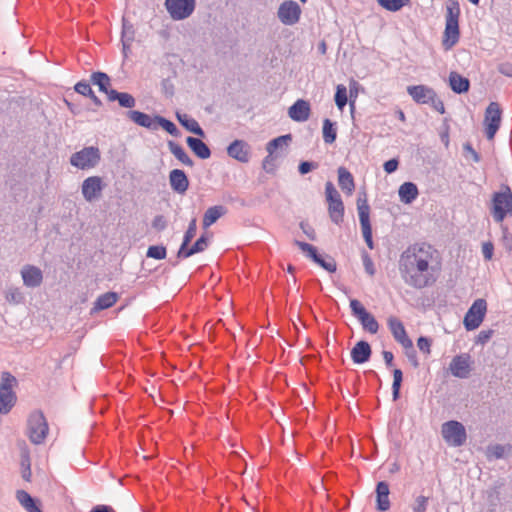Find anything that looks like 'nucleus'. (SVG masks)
Masks as SVG:
<instances>
[{
  "mask_svg": "<svg viewBox=\"0 0 512 512\" xmlns=\"http://www.w3.org/2000/svg\"><path fill=\"white\" fill-rule=\"evenodd\" d=\"M501 114L502 111L497 102H491L487 106L484 118V123L486 125L485 133L487 139L491 140L495 137V134L497 133L501 124Z\"/></svg>",
  "mask_w": 512,
  "mask_h": 512,
  "instance_id": "nucleus-14",
  "label": "nucleus"
},
{
  "mask_svg": "<svg viewBox=\"0 0 512 512\" xmlns=\"http://www.w3.org/2000/svg\"><path fill=\"white\" fill-rule=\"evenodd\" d=\"M338 184L347 195H351L355 189L353 175L345 167L338 168Z\"/></svg>",
  "mask_w": 512,
  "mask_h": 512,
  "instance_id": "nucleus-30",
  "label": "nucleus"
},
{
  "mask_svg": "<svg viewBox=\"0 0 512 512\" xmlns=\"http://www.w3.org/2000/svg\"><path fill=\"white\" fill-rule=\"evenodd\" d=\"M134 37H135V30H134L133 25L123 18L121 41H126V43L133 42Z\"/></svg>",
  "mask_w": 512,
  "mask_h": 512,
  "instance_id": "nucleus-46",
  "label": "nucleus"
},
{
  "mask_svg": "<svg viewBox=\"0 0 512 512\" xmlns=\"http://www.w3.org/2000/svg\"><path fill=\"white\" fill-rule=\"evenodd\" d=\"M335 104L338 109L342 110L347 105V89L344 85L340 84L336 87L334 96Z\"/></svg>",
  "mask_w": 512,
  "mask_h": 512,
  "instance_id": "nucleus-44",
  "label": "nucleus"
},
{
  "mask_svg": "<svg viewBox=\"0 0 512 512\" xmlns=\"http://www.w3.org/2000/svg\"><path fill=\"white\" fill-rule=\"evenodd\" d=\"M165 7L173 20L180 21L193 14L196 0H165Z\"/></svg>",
  "mask_w": 512,
  "mask_h": 512,
  "instance_id": "nucleus-11",
  "label": "nucleus"
},
{
  "mask_svg": "<svg viewBox=\"0 0 512 512\" xmlns=\"http://www.w3.org/2000/svg\"><path fill=\"white\" fill-rule=\"evenodd\" d=\"M352 314L360 321L364 330L371 334H376L379 330V324L375 317L370 314L357 299L350 300Z\"/></svg>",
  "mask_w": 512,
  "mask_h": 512,
  "instance_id": "nucleus-12",
  "label": "nucleus"
},
{
  "mask_svg": "<svg viewBox=\"0 0 512 512\" xmlns=\"http://www.w3.org/2000/svg\"><path fill=\"white\" fill-rule=\"evenodd\" d=\"M302 9L300 5L293 0L283 1L277 10L279 21L286 26H293L300 20Z\"/></svg>",
  "mask_w": 512,
  "mask_h": 512,
  "instance_id": "nucleus-13",
  "label": "nucleus"
},
{
  "mask_svg": "<svg viewBox=\"0 0 512 512\" xmlns=\"http://www.w3.org/2000/svg\"><path fill=\"white\" fill-rule=\"evenodd\" d=\"M328 211L331 221L337 225L343 222L344 204L341 198L328 202Z\"/></svg>",
  "mask_w": 512,
  "mask_h": 512,
  "instance_id": "nucleus-37",
  "label": "nucleus"
},
{
  "mask_svg": "<svg viewBox=\"0 0 512 512\" xmlns=\"http://www.w3.org/2000/svg\"><path fill=\"white\" fill-rule=\"evenodd\" d=\"M431 344H432L431 339L426 336H420L417 340V346H418L419 350L421 352H423L424 354H430Z\"/></svg>",
  "mask_w": 512,
  "mask_h": 512,
  "instance_id": "nucleus-53",
  "label": "nucleus"
},
{
  "mask_svg": "<svg viewBox=\"0 0 512 512\" xmlns=\"http://www.w3.org/2000/svg\"><path fill=\"white\" fill-rule=\"evenodd\" d=\"M398 166H399L398 159L392 158L383 164V169L387 174H392L398 169Z\"/></svg>",
  "mask_w": 512,
  "mask_h": 512,
  "instance_id": "nucleus-59",
  "label": "nucleus"
},
{
  "mask_svg": "<svg viewBox=\"0 0 512 512\" xmlns=\"http://www.w3.org/2000/svg\"><path fill=\"white\" fill-rule=\"evenodd\" d=\"M300 228L303 231V233L312 241L316 240V233L314 228L309 225L308 223L302 221L300 222Z\"/></svg>",
  "mask_w": 512,
  "mask_h": 512,
  "instance_id": "nucleus-60",
  "label": "nucleus"
},
{
  "mask_svg": "<svg viewBox=\"0 0 512 512\" xmlns=\"http://www.w3.org/2000/svg\"><path fill=\"white\" fill-rule=\"evenodd\" d=\"M442 436L444 440L455 447L462 446L467 439L464 425L456 420H450L442 425Z\"/></svg>",
  "mask_w": 512,
  "mask_h": 512,
  "instance_id": "nucleus-9",
  "label": "nucleus"
},
{
  "mask_svg": "<svg viewBox=\"0 0 512 512\" xmlns=\"http://www.w3.org/2000/svg\"><path fill=\"white\" fill-rule=\"evenodd\" d=\"M189 243H185L182 241L180 248L177 252V257L180 259H186L196 254L195 251L192 250V247H188Z\"/></svg>",
  "mask_w": 512,
  "mask_h": 512,
  "instance_id": "nucleus-55",
  "label": "nucleus"
},
{
  "mask_svg": "<svg viewBox=\"0 0 512 512\" xmlns=\"http://www.w3.org/2000/svg\"><path fill=\"white\" fill-rule=\"evenodd\" d=\"M208 245L209 238L205 234H202L191 247L192 250L197 254L206 250Z\"/></svg>",
  "mask_w": 512,
  "mask_h": 512,
  "instance_id": "nucleus-49",
  "label": "nucleus"
},
{
  "mask_svg": "<svg viewBox=\"0 0 512 512\" xmlns=\"http://www.w3.org/2000/svg\"><path fill=\"white\" fill-rule=\"evenodd\" d=\"M403 381V373L401 369L393 370V383H392V397L393 400L396 401L400 397V388Z\"/></svg>",
  "mask_w": 512,
  "mask_h": 512,
  "instance_id": "nucleus-43",
  "label": "nucleus"
},
{
  "mask_svg": "<svg viewBox=\"0 0 512 512\" xmlns=\"http://www.w3.org/2000/svg\"><path fill=\"white\" fill-rule=\"evenodd\" d=\"M291 134L278 136L267 143L266 150L269 154H273L283 146H287L291 142Z\"/></svg>",
  "mask_w": 512,
  "mask_h": 512,
  "instance_id": "nucleus-41",
  "label": "nucleus"
},
{
  "mask_svg": "<svg viewBox=\"0 0 512 512\" xmlns=\"http://www.w3.org/2000/svg\"><path fill=\"white\" fill-rule=\"evenodd\" d=\"M448 80L451 90L456 94L466 93L470 89L469 79L455 71L450 72Z\"/></svg>",
  "mask_w": 512,
  "mask_h": 512,
  "instance_id": "nucleus-26",
  "label": "nucleus"
},
{
  "mask_svg": "<svg viewBox=\"0 0 512 512\" xmlns=\"http://www.w3.org/2000/svg\"><path fill=\"white\" fill-rule=\"evenodd\" d=\"M400 201L404 204H411L419 195L418 187L413 182H404L398 190Z\"/></svg>",
  "mask_w": 512,
  "mask_h": 512,
  "instance_id": "nucleus-28",
  "label": "nucleus"
},
{
  "mask_svg": "<svg viewBox=\"0 0 512 512\" xmlns=\"http://www.w3.org/2000/svg\"><path fill=\"white\" fill-rule=\"evenodd\" d=\"M196 231H197V222H196V219L194 218L189 222L188 228L185 231L184 236H183V242L190 243L191 240L195 237Z\"/></svg>",
  "mask_w": 512,
  "mask_h": 512,
  "instance_id": "nucleus-50",
  "label": "nucleus"
},
{
  "mask_svg": "<svg viewBox=\"0 0 512 512\" xmlns=\"http://www.w3.org/2000/svg\"><path fill=\"white\" fill-rule=\"evenodd\" d=\"M275 158L273 154H269L263 159L262 161V168L267 173H273L275 171L276 165H275Z\"/></svg>",
  "mask_w": 512,
  "mask_h": 512,
  "instance_id": "nucleus-52",
  "label": "nucleus"
},
{
  "mask_svg": "<svg viewBox=\"0 0 512 512\" xmlns=\"http://www.w3.org/2000/svg\"><path fill=\"white\" fill-rule=\"evenodd\" d=\"M168 148L169 151L178 159L182 164L192 167L194 165V161L191 159V157L186 153L184 148L174 142V141H168Z\"/></svg>",
  "mask_w": 512,
  "mask_h": 512,
  "instance_id": "nucleus-38",
  "label": "nucleus"
},
{
  "mask_svg": "<svg viewBox=\"0 0 512 512\" xmlns=\"http://www.w3.org/2000/svg\"><path fill=\"white\" fill-rule=\"evenodd\" d=\"M487 311V302L485 299H476L470 306L464 317V327L467 331L477 329L484 320Z\"/></svg>",
  "mask_w": 512,
  "mask_h": 512,
  "instance_id": "nucleus-10",
  "label": "nucleus"
},
{
  "mask_svg": "<svg viewBox=\"0 0 512 512\" xmlns=\"http://www.w3.org/2000/svg\"><path fill=\"white\" fill-rule=\"evenodd\" d=\"M49 431L47 420L41 411L32 412L27 420V435L35 445L44 442Z\"/></svg>",
  "mask_w": 512,
  "mask_h": 512,
  "instance_id": "nucleus-3",
  "label": "nucleus"
},
{
  "mask_svg": "<svg viewBox=\"0 0 512 512\" xmlns=\"http://www.w3.org/2000/svg\"><path fill=\"white\" fill-rule=\"evenodd\" d=\"M449 370L454 377L467 378L471 371V356L467 353L454 356L449 364Z\"/></svg>",
  "mask_w": 512,
  "mask_h": 512,
  "instance_id": "nucleus-16",
  "label": "nucleus"
},
{
  "mask_svg": "<svg viewBox=\"0 0 512 512\" xmlns=\"http://www.w3.org/2000/svg\"><path fill=\"white\" fill-rule=\"evenodd\" d=\"M21 278L23 281V285L27 288L35 289L41 286L43 282V272L42 270L31 264H26L22 267Z\"/></svg>",
  "mask_w": 512,
  "mask_h": 512,
  "instance_id": "nucleus-18",
  "label": "nucleus"
},
{
  "mask_svg": "<svg viewBox=\"0 0 512 512\" xmlns=\"http://www.w3.org/2000/svg\"><path fill=\"white\" fill-rule=\"evenodd\" d=\"M227 154L241 163H247L250 160V146L244 140H234L227 147Z\"/></svg>",
  "mask_w": 512,
  "mask_h": 512,
  "instance_id": "nucleus-20",
  "label": "nucleus"
},
{
  "mask_svg": "<svg viewBox=\"0 0 512 512\" xmlns=\"http://www.w3.org/2000/svg\"><path fill=\"white\" fill-rule=\"evenodd\" d=\"M502 191L495 192L492 198V215L496 222H502L508 214L512 213V192L509 186L504 185Z\"/></svg>",
  "mask_w": 512,
  "mask_h": 512,
  "instance_id": "nucleus-5",
  "label": "nucleus"
},
{
  "mask_svg": "<svg viewBox=\"0 0 512 512\" xmlns=\"http://www.w3.org/2000/svg\"><path fill=\"white\" fill-rule=\"evenodd\" d=\"M176 118L179 121V123L189 132L199 136L204 137L205 132L199 125V123L189 115L185 113H176Z\"/></svg>",
  "mask_w": 512,
  "mask_h": 512,
  "instance_id": "nucleus-29",
  "label": "nucleus"
},
{
  "mask_svg": "<svg viewBox=\"0 0 512 512\" xmlns=\"http://www.w3.org/2000/svg\"><path fill=\"white\" fill-rule=\"evenodd\" d=\"M186 143L198 158L205 160L211 156V150L209 146L200 138L189 136L186 139Z\"/></svg>",
  "mask_w": 512,
  "mask_h": 512,
  "instance_id": "nucleus-25",
  "label": "nucleus"
},
{
  "mask_svg": "<svg viewBox=\"0 0 512 512\" xmlns=\"http://www.w3.org/2000/svg\"><path fill=\"white\" fill-rule=\"evenodd\" d=\"M169 183L171 189L180 195H184L189 188V179L186 173L181 169H173L170 171Z\"/></svg>",
  "mask_w": 512,
  "mask_h": 512,
  "instance_id": "nucleus-21",
  "label": "nucleus"
},
{
  "mask_svg": "<svg viewBox=\"0 0 512 512\" xmlns=\"http://www.w3.org/2000/svg\"><path fill=\"white\" fill-rule=\"evenodd\" d=\"M372 354L370 344L365 340L358 341L351 349V359L355 364H364L369 361Z\"/></svg>",
  "mask_w": 512,
  "mask_h": 512,
  "instance_id": "nucleus-22",
  "label": "nucleus"
},
{
  "mask_svg": "<svg viewBox=\"0 0 512 512\" xmlns=\"http://www.w3.org/2000/svg\"><path fill=\"white\" fill-rule=\"evenodd\" d=\"M100 159L101 155L99 148L95 146H89L73 153L70 157V163L72 166L78 169L87 170L97 166V164L100 162Z\"/></svg>",
  "mask_w": 512,
  "mask_h": 512,
  "instance_id": "nucleus-7",
  "label": "nucleus"
},
{
  "mask_svg": "<svg viewBox=\"0 0 512 512\" xmlns=\"http://www.w3.org/2000/svg\"><path fill=\"white\" fill-rule=\"evenodd\" d=\"M152 227L157 231H163L167 227V221L163 215H157L152 221Z\"/></svg>",
  "mask_w": 512,
  "mask_h": 512,
  "instance_id": "nucleus-57",
  "label": "nucleus"
},
{
  "mask_svg": "<svg viewBox=\"0 0 512 512\" xmlns=\"http://www.w3.org/2000/svg\"><path fill=\"white\" fill-rule=\"evenodd\" d=\"M5 300L9 304L21 305L26 301V296L22 289L17 286H8L4 291Z\"/></svg>",
  "mask_w": 512,
  "mask_h": 512,
  "instance_id": "nucleus-34",
  "label": "nucleus"
},
{
  "mask_svg": "<svg viewBox=\"0 0 512 512\" xmlns=\"http://www.w3.org/2000/svg\"><path fill=\"white\" fill-rule=\"evenodd\" d=\"M428 498L425 496H418L416 498L415 506L413 507V512H425L427 508Z\"/></svg>",
  "mask_w": 512,
  "mask_h": 512,
  "instance_id": "nucleus-58",
  "label": "nucleus"
},
{
  "mask_svg": "<svg viewBox=\"0 0 512 512\" xmlns=\"http://www.w3.org/2000/svg\"><path fill=\"white\" fill-rule=\"evenodd\" d=\"M167 255L166 247L163 245H152L149 246L146 252V256L148 258H153L156 260L165 259Z\"/></svg>",
  "mask_w": 512,
  "mask_h": 512,
  "instance_id": "nucleus-45",
  "label": "nucleus"
},
{
  "mask_svg": "<svg viewBox=\"0 0 512 512\" xmlns=\"http://www.w3.org/2000/svg\"><path fill=\"white\" fill-rule=\"evenodd\" d=\"M103 188L104 183L100 176H90L82 182L81 193L87 202H93L100 198Z\"/></svg>",
  "mask_w": 512,
  "mask_h": 512,
  "instance_id": "nucleus-15",
  "label": "nucleus"
},
{
  "mask_svg": "<svg viewBox=\"0 0 512 512\" xmlns=\"http://www.w3.org/2000/svg\"><path fill=\"white\" fill-rule=\"evenodd\" d=\"M389 485L385 481H380L376 485V496H377V509L379 511H386L390 508L389 501Z\"/></svg>",
  "mask_w": 512,
  "mask_h": 512,
  "instance_id": "nucleus-27",
  "label": "nucleus"
},
{
  "mask_svg": "<svg viewBox=\"0 0 512 512\" xmlns=\"http://www.w3.org/2000/svg\"><path fill=\"white\" fill-rule=\"evenodd\" d=\"M126 117L140 127H144L152 131L156 130L155 116L151 117L150 115L138 110H129L126 112Z\"/></svg>",
  "mask_w": 512,
  "mask_h": 512,
  "instance_id": "nucleus-23",
  "label": "nucleus"
},
{
  "mask_svg": "<svg viewBox=\"0 0 512 512\" xmlns=\"http://www.w3.org/2000/svg\"><path fill=\"white\" fill-rule=\"evenodd\" d=\"M437 250L427 242L409 245L400 255L399 272L405 284L415 289L432 286L436 278L432 265Z\"/></svg>",
  "mask_w": 512,
  "mask_h": 512,
  "instance_id": "nucleus-1",
  "label": "nucleus"
},
{
  "mask_svg": "<svg viewBox=\"0 0 512 512\" xmlns=\"http://www.w3.org/2000/svg\"><path fill=\"white\" fill-rule=\"evenodd\" d=\"M227 213V208L223 205L209 207L203 216V227L208 228L214 224L220 217Z\"/></svg>",
  "mask_w": 512,
  "mask_h": 512,
  "instance_id": "nucleus-32",
  "label": "nucleus"
},
{
  "mask_svg": "<svg viewBox=\"0 0 512 512\" xmlns=\"http://www.w3.org/2000/svg\"><path fill=\"white\" fill-rule=\"evenodd\" d=\"M316 168H318V163L316 162L301 161L298 166V171L301 175H305Z\"/></svg>",
  "mask_w": 512,
  "mask_h": 512,
  "instance_id": "nucleus-56",
  "label": "nucleus"
},
{
  "mask_svg": "<svg viewBox=\"0 0 512 512\" xmlns=\"http://www.w3.org/2000/svg\"><path fill=\"white\" fill-rule=\"evenodd\" d=\"M498 71L502 75H505L507 77H511L512 78V64L511 63H509V62L501 63L498 66Z\"/></svg>",
  "mask_w": 512,
  "mask_h": 512,
  "instance_id": "nucleus-63",
  "label": "nucleus"
},
{
  "mask_svg": "<svg viewBox=\"0 0 512 512\" xmlns=\"http://www.w3.org/2000/svg\"><path fill=\"white\" fill-rule=\"evenodd\" d=\"M16 498L24 508L29 507L31 504L36 502V500L25 490H18L16 492Z\"/></svg>",
  "mask_w": 512,
  "mask_h": 512,
  "instance_id": "nucleus-48",
  "label": "nucleus"
},
{
  "mask_svg": "<svg viewBox=\"0 0 512 512\" xmlns=\"http://www.w3.org/2000/svg\"><path fill=\"white\" fill-rule=\"evenodd\" d=\"M323 140L326 144H332L337 138L336 123L328 118L323 120Z\"/></svg>",
  "mask_w": 512,
  "mask_h": 512,
  "instance_id": "nucleus-39",
  "label": "nucleus"
},
{
  "mask_svg": "<svg viewBox=\"0 0 512 512\" xmlns=\"http://www.w3.org/2000/svg\"><path fill=\"white\" fill-rule=\"evenodd\" d=\"M361 257H362V262H363V266H364L366 273L369 274L370 276H373L375 274L376 270L374 267V263H373L372 259L370 258L369 254L364 251L362 253Z\"/></svg>",
  "mask_w": 512,
  "mask_h": 512,
  "instance_id": "nucleus-51",
  "label": "nucleus"
},
{
  "mask_svg": "<svg viewBox=\"0 0 512 512\" xmlns=\"http://www.w3.org/2000/svg\"><path fill=\"white\" fill-rule=\"evenodd\" d=\"M75 92L78 94L88 97L91 99V101L97 106H102L101 99L94 93L93 89L91 88L90 84L84 80L79 81L74 86Z\"/></svg>",
  "mask_w": 512,
  "mask_h": 512,
  "instance_id": "nucleus-36",
  "label": "nucleus"
},
{
  "mask_svg": "<svg viewBox=\"0 0 512 512\" xmlns=\"http://www.w3.org/2000/svg\"><path fill=\"white\" fill-rule=\"evenodd\" d=\"M357 211L359 221L362 229L363 238L369 247L374 248V242L372 238V227L370 223V206L367 200V194L365 191H360L357 197Z\"/></svg>",
  "mask_w": 512,
  "mask_h": 512,
  "instance_id": "nucleus-4",
  "label": "nucleus"
},
{
  "mask_svg": "<svg viewBox=\"0 0 512 512\" xmlns=\"http://www.w3.org/2000/svg\"><path fill=\"white\" fill-rule=\"evenodd\" d=\"M118 300V294L116 292H106L98 296L94 302L93 309L95 311H101L112 307Z\"/></svg>",
  "mask_w": 512,
  "mask_h": 512,
  "instance_id": "nucleus-35",
  "label": "nucleus"
},
{
  "mask_svg": "<svg viewBox=\"0 0 512 512\" xmlns=\"http://www.w3.org/2000/svg\"><path fill=\"white\" fill-rule=\"evenodd\" d=\"M156 119V130L158 127H162L166 132H168L173 137H179L181 135L180 130L177 126L169 119H166L163 116L155 115Z\"/></svg>",
  "mask_w": 512,
  "mask_h": 512,
  "instance_id": "nucleus-40",
  "label": "nucleus"
},
{
  "mask_svg": "<svg viewBox=\"0 0 512 512\" xmlns=\"http://www.w3.org/2000/svg\"><path fill=\"white\" fill-rule=\"evenodd\" d=\"M387 325L395 341L403 348L412 346V340L408 337L404 324L399 318L390 316L387 319Z\"/></svg>",
  "mask_w": 512,
  "mask_h": 512,
  "instance_id": "nucleus-17",
  "label": "nucleus"
},
{
  "mask_svg": "<svg viewBox=\"0 0 512 512\" xmlns=\"http://www.w3.org/2000/svg\"><path fill=\"white\" fill-rule=\"evenodd\" d=\"M505 446L501 444L489 445L487 447V457L491 459H501L505 456Z\"/></svg>",
  "mask_w": 512,
  "mask_h": 512,
  "instance_id": "nucleus-47",
  "label": "nucleus"
},
{
  "mask_svg": "<svg viewBox=\"0 0 512 512\" xmlns=\"http://www.w3.org/2000/svg\"><path fill=\"white\" fill-rule=\"evenodd\" d=\"M90 81L93 85L98 86L99 91L105 93L107 98H109V89L111 85V79L107 73L102 71L93 72L90 76Z\"/></svg>",
  "mask_w": 512,
  "mask_h": 512,
  "instance_id": "nucleus-33",
  "label": "nucleus"
},
{
  "mask_svg": "<svg viewBox=\"0 0 512 512\" xmlns=\"http://www.w3.org/2000/svg\"><path fill=\"white\" fill-rule=\"evenodd\" d=\"M408 95L417 104L424 105L429 104L436 94V91L427 85H411L407 87Z\"/></svg>",
  "mask_w": 512,
  "mask_h": 512,
  "instance_id": "nucleus-19",
  "label": "nucleus"
},
{
  "mask_svg": "<svg viewBox=\"0 0 512 512\" xmlns=\"http://www.w3.org/2000/svg\"><path fill=\"white\" fill-rule=\"evenodd\" d=\"M325 193H326V199L328 202L341 198L340 194L338 193V191L336 190V188L334 187L332 182L326 183Z\"/></svg>",
  "mask_w": 512,
  "mask_h": 512,
  "instance_id": "nucleus-54",
  "label": "nucleus"
},
{
  "mask_svg": "<svg viewBox=\"0 0 512 512\" xmlns=\"http://www.w3.org/2000/svg\"><path fill=\"white\" fill-rule=\"evenodd\" d=\"M494 246L491 242H487L483 244L482 252L483 256L486 260H490L493 256Z\"/></svg>",
  "mask_w": 512,
  "mask_h": 512,
  "instance_id": "nucleus-64",
  "label": "nucleus"
},
{
  "mask_svg": "<svg viewBox=\"0 0 512 512\" xmlns=\"http://www.w3.org/2000/svg\"><path fill=\"white\" fill-rule=\"evenodd\" d=\"M109 101H117L122 108L131 109L136 105V99L133 95L127 92H118L115 89L109 91Z\"/></svg>",
  "mask_w": 512,
  "mask_h": 512,
  "instance_id": "nucleus-31",
  "label": "nucleus"
},
{
  "mask_svg": "<svg viewBox=\"0 0 512 512\" xmlns=\"http://www.w3.org/2000/svg\"><path fill=\"white\" fill-rule=\"evenodd\" d=\"M295 245L306 254V256L311 259L314 263L322 267L329 273H334L337 270L336 261L331 256H322L318 253V250L312 244L307 242L295 240Z\"/></svg>",
  "mask_w": 512,
  "mask_h": 512,
  "instance_id": "nucleus-8",
  "label": "nucleus"
},
{
  "mask_svg": "<svg viewBox=\"0 0 512 512\" xmlns=\"http://www.w3.org/2000/svg\"><path fill=\"white\" fill-rule=\"evenodd\" d=\"M430 105L434 110H436L437 112H439L440 114H444L445 113V106H444V103L443 101L437 96V93L435 94V96L433 97V100L430 101V103L428 104Z\"/></svg>",
  "mask_w": 512,
  "mask_h": 512,
  "instance_id": "nucleus-61",
  "label": "nucleus"
},
{
  "mask_svg": "<svg viewBox=\"0 0 512 512\" xmlns=\"http://www.w3.org/2000/svg\"><path fill=\"white\" fill-rule=\"evenodd\" d=\"M460 13L461 11L458 1L449 0L446 5L445 29L442 42L446 50H449L455 46L460 39Z\"/></svg>",
  "mask_w": 512,
  "mask_h": 512,
  "instance_id": "nucleus-2",
  "label": "nucleus"
},
{
  "mask_svg": "<svg viewBox=\"0 0 512 512\" xmlns=\"http://www.w3.org/2000/svg\"><path fill=\"white\" fill-rule=\"evenodd\" d=\"M289 117L296 122H304L309 118L310 105L303 99H298L288 110Z\"/></svg>",
  "mask_w": 512,
  "mask_h": 512,
  "instance_id": "nucleus-24",
  "label": "nucleus"
},
{
  "mask_svg": "<svg viewBox=\"0 0 512 512\" xmlns=\"http://www.w3.org/2000/svg\"><path fill=\"white\" fill-rule=\"evenodd\" d=\"M379 6L389 12H398L410 3V0H376Z\"/></svg>",
  "mask_w": 512,
  "mask_h": 512,
  "instance_id": "nucleus-42",
  "label": "nucleus"
},
{
  "mask_svg": "<svg viewBox=\"0 0 512 512\" xmlns=\"http://www.w3.org/2000/svg\"><path fill=\"white\" fill-rule=\"evenodd\" d=\"M17 383L16 378L9 372H3L0 383V410L3 414L8 413L16 403V394L13 386Z\"/></svg>",
  "mask_w": 512,
  "mask_h": 512,
  "instance_id": "nucleus-6",
  "label": "nucleus"
},
{
  "mask_svg": "<svg viewBox=\"0 0 512 512\" xmlns=\"http://www.w3.org/2000/svg\"><path fill=\"white\" fill-rule=\"evenodd\" d=\"M406 350V356L409 362L416 368L419 365L417 353L413 348V345L410 348H404Z\"/></svg>",
  "mask_w": 512,
  "mask_h": 512,
  "instance_id": "nucleus-62",
  "label": "nucleus"
}]
</instances>
